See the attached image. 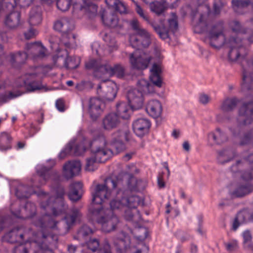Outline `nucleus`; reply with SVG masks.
Returning a JSON list of instances; mask_svg holds the SVG:
<instances>
[{
	"label": "nucleus",
	"instance_id": "1",
	"mask_svg": "<svg viewBox=\"0 0 253 253\" xmlns=\"http://www.w3.org/2000/svg\"><path fill=\"white\" fill-rule=\"evenodd\" d=\"M210 7L206 4L199 5L191 13L194 31L198 33H208L207 40L213 48L219 49L224 45L229 48L228 59L231 62H236L244 58L247 50L242 39L239 36H231L226 38L227 34L222 22L208 27L206 20L210 12Z\"/></svg>",
	"mask_w": 253,
	"mask_h": 253
},
{
	"label": "nucleus",
	"instance_id": "2",
	"mask_svg": "<svg viewBox=\"0 0 253 253\" xmlns=\"http://www.w3.org/2000/svg\"><path fill=\"white\" fill-rule=\"evenodd\" d=\"M56 197L50 196L48 193L42 191H40L38 193V196L40 199L41 207L45 210L46 213L44 216L34 221V224L36 226L41 228V231L38 232L37 239L32 243L33 246H38L39 250L34 253H44L45 251L50 250L45 249V246L43 247L41 244L43 239L48 237L53 238L47 232L50 228H54L56 227L57 222L52 220L49 213H52L54 216H57L64 212L67 209V206L64 204L63 197L65 195V191L62 186L57 185L54 190ZM30 243L20 244L15 247L13 250L14 253H29L31 250Z\"/></svg>",
	"mask_w": 253,
	"mask_h": 253
},
{
	"label": "nucleus",
	"instance_id": "3",
	"mask_svg": "<svg viewBox=\"0 0 253 253\" xmlns=\"http://www.w3.org/2000/svg\"><path fill=\"white\" fill-rule=\"evenodd\" d=\"M252 123H253V101L245 103L240 107L237 117L228 126V130L232 137L239 139L240 145L241 137L245 132V127Z\"/></svg>",
	"mask_w": 253,
	"mask_h": 253
},
{
	"label": "nucleus",
	"instance_id": "4",
	"mask_svg": "<svg viewBox=\"0 0 253 253\" xmlns=\"http://www.w3.org/2000/svg\"><path fill=\"white\" fill-rule=\"evenodd\" d=\"M85 149L90 148L91 155L100 163H105L113 155L111 150L106 147L107 141L104 135H99L92 140H85L84 142Z\"/></svg>",
	"mask_w": 253,
	"mask_h": 253
},
{
	"label": "nucleus",
	"instance_id": "5",
	"mask_svg": "<svg viewBox=\"0 0 253 253\" xmlns=\"http://www.w3.org/2000/svg\"><path fill=\"white\" fill-rule=\"evenodd\" d=\"M162 67L160 63H155L152 65L150 69L151 74L150 79L152 84L145 79H142L137 83V90L141 91L142 94L151 93L155 92L154 85L161 87L163 84V80L161 76Z\"/></svg>",
	"mask_w": 253,
	"mask_h": 253
},
{
	"label": "nucleus",
	"instance_id": "6",
	"mask_svg": "<svg viewBox=\"0 0 253 253\" xmlns=\"http://www.w3.org/2000/svg\"><path fill=\"white\" fill-rule=\"evenodd\" d=\"M119 182L116 179L107 178L102 183L95 186L92 193V202L97 205H101L109 199L114 190L118 188Z\"/></svg>",
	"mask_w": 253,
	"mask_h": 253
},
{
	"label": "nucleus",
	"instance_id": "7",
	"mask_svg": "<svg viewBox=\"0 0 253 253\" xmlns=\"http://www.w3.org/2000/svg\"><path fill=\"white\" fill-rule=\"evenodd\" d=\"M130 26L135 33L130 38L129 41L131 45L134 48L148 47L151 43V34L143 28L138 21L135 19L130 22Z\"/></svg>",
	"mask_w": 253,
	"mask_h": 253
},
{
	"label": "nucleus",
	"instance_id": "8",
	"mask_svg": "<svg viewBox=\"0 0 253 253\" xmlns=\"http://www.w3.org/2000/svg\"><path fill=\"white\" fill-rule=\"evenodd\" d=\"M93 213L100 214V216L97 219V222L101 225L102 230L105 232L114 231L120 223L119 218L114 214L111 210L94 208Z\"/></svg>",
	"mask_w": 253,
	"mask_h": 253
},
{
	"label": "nucleus",
	"instance_id": "9",
	"mask_svg": "<svg viewBox=\"0 0 253 253\" xmlns=\"http://www.w3.org/2000/svg\"><path fill=\"white\" fill-rule=\"evenodd\" d=\"M126 191L122 192L119 191L117 192L116 197L114 198L110 202V206L112 210L119 211H124L128 207H136L140 203L139 197L135 195L126 196Z\"/></svg>",
	"mask_w": 253,
	"mask_h": 253
},
{
	"label": "nucleus",
	"instance_id": "10",
	"mask_svg": "<svg viewBox=\"0 0 253 253\" xmlns=\"http://www.w3.org/2000/svg\"><path fill=\"white\" fill-rule=\"evenodd\" d=\"M152 57L148 53L137 50L129 54V62L132 69L142 71L148 67Z\"/></svg>",
	"mask_w": 253,
	"mask_h": 253
},
{
	"label": "nucleus",
	"instance_id": "11",
	"mask_svg": "<svg viewBox=\"0 0 253 253\" xmlns=\"http://www.w3.org/2000/svg\"><path fill=\"white\" fill-rule=\"evenodd\" d=\"M39 183L34 184L33 186L38 187L44 185L46 181L51 179L53 182L57 183L59 181L60 176L56 170H50V168L46 167H42L40 169L37 170Z\"/></svg>",
	"mask_w": 253,
	"mask_h": 253
},
{
	"label": "nucleus",
	"instance_id": "12",
	"mask_svg": "<svg viewBox=\"0 0 253 253\" xmlns=\"http://www.w3.org/2000/svg\"><path fill=\"white\" fill-rule=\"evenodd\" d=\"M241 88L243 91L253 89V60L243 68Z\"/></svg>",
	"mask_w": 253,
	"mask_h": 253
},
{
	"label": "nucleus",
	"instance_id": "13",
	"mask_svg": "<svg viewBox=\"0 0 253 253\" xmlns=\"http://www.w3.org/2000/svg\"><path fill=\"white\" fill-rule=\"evenodd\" d=\"M25 49L29 57L34 60L42 59L46 55V49L41 42L28 43Z\"/></svg>",
	"mask_w": 253,
	"mask_h": 253
},
{
	"label": "nucleus",
	"instance_id": "14",
	"mask_svg": "<svg viewBox=\"0 0 253 253\" xmlns=\"http://www.w3.org/2000/svg\"><path fill=\"white\" fill-rule=\"evenodd\" d=\"M104 104L102 100L97 97L90 98L88 102V113L91 119L96 120L102 113Z\"/></svg>",
	"mask_w": 253,
	"mask_h": 253
},
{
	"label": "nucleus",
	"instance_id": "15",
	"mask_svg": "<svg viewBox=\"0 0 253 253\" xmlns=\"http://www.w3.org/2000/svg\"><path fill=\"white\" fill-rule=\"evenodd\" d=\"M143 94L136 88L129 89L127 93V98L130 107L132 110L141 108L143 104Z\"/></svg>",
	"mask_w": 253,
	"mask_h": 253
},
{
	"label": "nucleus",
	"instance_id": "16",
	"mask_svg": "<svg viewBox=\"0 0 253 253\" xmlns=\"http://www.w3.org/2000/svg\"><path fill=\"white\" fill-rule=\"evenodd\" d=\"M7 12L4 20L5 26L10 29H15L20 25V13L15 10V7L11 11H2L0 13V15L3 13Z\"/></svg>",
	"mask_w": 253,
	"mask_h": 253
},
{
	"label": "nucleus",
	"instance_id": "17",
	"mask_svg": "<svg viewBox=\"0 0 253 253\" xmlns=\"http://www.w3.org/2000/svg\"><path fill=\"white\" fill-rule=\"evenodd\" d=\"M35 0H2L0 3V13L2 11H11L16 5L27 7L32 4Z\"/></svg>",
	"mask_w": 253,
	"mask_h": 253
},
{
	"label": "nucleus",
	"instance_id": "18",
	"mask_svg": "<svg viewBox=\"0 0 253 253\" xmlns=\"http://www.w3.org/2000/svg\"><path fill=\"white\" fill-rule=\"evenodd\" d=\"M81 169V164L78 161H70L63 166V175L66 179H70L78 175Z\"/></svg>",
	"mask_w": 253,
	"mask_h": 253
},
{
	"label": "nucleus",
	"instance_id": "19",
	"mask_svg": "<svg viewBox=\"0 0 253 253\" xmlns=\"http://www.w3.org/2000/svg\"><path fill=\"white\" fill-rule=\"evenodd\" d=\"M121 123V120L118 115L115 113L106 115L102 120L101 126L107 131H111L118 127Z\"/></svg>",
	"mask_w": 253,
	"mask_h": 253
},
{
	"label": "nucleus",
	"instance_id": "20",
	"mask_svg": "<svg viewBox=\"0 0 253 253\" xmlns=\"http://www.w3.org/2000/svg\"><path fill=\"white\" fill-rule=\"evenodd\" d=\"M150 126V122L144 118L135 120L132 125L134 132L139 137H143L147 134L149 132Z\"/></svg>",
	"mask_w": 253,
	"mask_h": 253
},
{
	"label": "nucleus",
	"instance_id": "21",
	"mask_svg": "<svg viewBox=\"0 0 253 253\" xmlns=\"http://www.w3.org/2000/svg\"><path fill=\"white\" fill-rule=\"evenodd\" d=\"M136 11L139 16L145 20L149 24H150L154 29L155 31L159 35L160 37L162 39H165L168 37V31L166 29L163 28L164 31L157 26V24L153 21H150L149 19L148 16L146 15L142 8L137 4L135 3Z\"/></svg>",
	"mask_w": 253,
	"mask_h": 253
},
{
	"label": "nucleus",
	"instance_id": "22",
	"mask_svg": "<svg viewBox=\"0 0 253 253\" xmlns=\"http://www.w3.org/2000/svg\"><path fill=\"white\" fill-rule=\"evenodd\" d=\"M97 92L100 97L107 101H112L116 97L117 89L115 85H98Z\"/></svg>",
	"mask_w": 253,
	"mask_h": 253
},
{
	"label": "nucleus",
	"instance_id": "23",
	"mask_svg": "<svg viewBox=\"0 0 253 253\" xmlns=\"http://www.w3.org/2000/svg\"><path fill=\"white\" fill-rule=\"evenodd\" d=\"M100 69L103 75L109 76L115 75L119 78H122L125 76V68L121 64H116L112 66L106 63L101 67Z\"/></svg>",
	"mask_w": 253,
	"mask_h": 253
},
{
	"label": "nucleus",
	"instance_id": "24",
	"mask_svg": "<svg viewBox=\"0 0 253 253\" xmlns=\"http://www.w3.org/2000/svg\"><path fill=\"white\" fill-rule=\"evenodd\" d=\"M113 243L118 252H123L128 249L130 244L129 237L125 233H120L118 237L114 239Z\"/></svg>",
	"mask_w": 253,
	"mask_h": 253
},
{
	"label": "nucleus",
	"instance_id": "25",
	"mask_svg": "<svg viewBox=\"0 0 253 253\" xmlns=\"http://www.w3.org/2000/svg\"><path fill=\"white\" fill-rule=\"evenodd\" d=\"M55 30L62 34L70 33L74 28V24L71 20L64 17L56 21L54 25Z\"/></svg>",
	"mask_w": 253,
	"mask_h": 253
},
{
	"label": "nucleus",
	"instance_id": "26",
	"mask_svg": "<svg viewBox=\"0 0 253 253\" xmlns=\"http://www.w3.org/2000/svg\"><path fill=\"white\" fill-rule=\"evenodd\" d=\"M25 234L23 233L22 228H14L6 233L3 237V240L5 242L14 243L21 242L23 239V236Z\"/></svg>",
	"mask_w": 253,
	"mask_h": 253
},
{
	"label": "nucleus",
	"instance_id": "27",
	"mask_svg": "<svg viewBox=\"0 0 253 253\" xmlns=\"http://www.w3.org/2000/svg\"><path fill=\"white\" fill-rule=\"evenodd\" d=\"M146 110L150 116L157 118L161 116L162 112L161 103L157 100H151L147 103Z\"/></svg>",
	"mask_w": 253,
	"mask_h": 253
},
{
	"label": "nucleus",
	"instance_id": "28",
	"mask_svg": "<svg viewBox=\"0 0 253 253\" xmlns=\"http://www.w3.org/2000/svg\"><path fill=\"white\" fill-rule=\"evenodd\" d=\"M85 151V149L82 147V145L76 146L73 148L72 144L69 143L66 148L63 150L59 154V158L60 159H64L69 155L74 154L76 156H80L82 155Z\"/></svg>",
	"mask_w": 253,
	"mask_h": 253
},
{
	"label": "nucleus",
	"instance_id": "29",
	"mask_svg": "<svg viewBox=\"0 0 253 253\" xmlns=\"http://www.w3.org/2000/svg\"><path fill=\"white\" fill-rule=\"evenodd\" d=\"M253 191V185L251 184H239L230 193L232 198L242 197Z\"/></svg>",
	"mask_w": 253,
	"mask_h": 253
},
{
	"label": "nucleus",
	"instance_id": "30",
	"mask_svg": "<svg viewBox=\"0 0 253 253\" xmlns=\"http://www.w3.org/2000/svg\"><path fill=\"white\" fill-rule=\"evenodd\" d=\"M42 17L41 8L34 6L31 9L28 18V22L31 26H38L42 21Z\"/></svg>",
	"mask_w": 253,
	"mask_h": 253
},
{
	"label": "nucleus",
	"instance_id": "31",
	"mask_svg": "<svg viewBox=\"0 0 253 253\" xmlns=\"http://www.w3.org/2000/svg\"><path fill=\"white\" fill-rule=\"evenodd\" d=\"M101 17L104 24L106 26L114 28L118 27L121 28L117 16L114 12L104 11Z\"/></svg>",
	"mask_w": 253,
	"mask_h": 253
},
{
	"label": "nucleus",
	"instance_id": "32",
	"mask_svg": "<svg viewBox=\"0 0 253 253\" xmlns=\"http://www.w3.org/2000/svg\"><path fill=\"white\" fill-rule=\"evenodd\" d=\"M208 138L217 144L226 142L228 140L227 134L220 128H216L214 131L210 132L208 134Z\"/></svg>",
	"mask_w": 253,
	"mask_h": 253
},
{
	"label": "nucleus",
	"instance_id": "33",
	"mask_svg": "<svg viewBox=\"0 0 253 253\" xmlns=\"http://www.w3.org/2000/svg\"><path fill=\"white\" fill-rule=\"evenodd\" d=\"M136 208L128 207L127 206L124 210V214L123 216L126 220L137 224L141 220V217Z\"/></svg>",
	"mask_w": 253,
	"mask_h": 253
},
{
	"label": "nucleus",
	"instance_id": "34",
	"mask_svg": "<svg viewBox=\"0 0 253 253\" xmlns=\"http://www.w3.org/2000/svg\"><path fill=\"white\" fill-rule=\"evenodd\" d=\"M82 187V183L80 182H74L70 185L68 197L71 201H77L81 198Z\"/></svg>",
	"mask_w": 253,
	"mask_h": 253
},
{
	"label": "nucleus",
	"instance_id": "35",
	"mask_svg": "<svg viewBox=\"0 0 253 253\" xmlns=\"http://www.w3.org/2000/svg\"><path fill=\"white\" fill-rule=\"evenodd\" d=\"M82 214L79 210L76 208H73L71 212L67 214L63 219L67 225V228L69 229L73 226L76 221L80 220Z\"/></svg>",
	"mask_w": 253,
	"mask_h": 253
},
{
	"label": "nucleus",
	"instance_id": "36",
	"mask_svg": "<svg viewBox=\"0 0 253 253\" xmlns=\"http://www.w3.org/2000/svg\"><path fill=\"white\" fill-rule=\"evenodd\" d=\"M236 156L234 150L229 148L224 149L218 153V161L221 164H224L233 160Z\"/></svg>",
	"mask_w": 253,
	"mask_h": 253
},
{
	"label": "nucleus",
	"instance_id": "37",
	"mask_svg": "<svg viewBox=\"0 0 253 253\" xmlns=\"http://www.w3.org/2000/svg\"><path fill=\"white\" fill-rule=\"evenodd\" d=\"M239 100L235 97L227 98L221 103L220 109L224 112L233 111L237 106Z\"/></svg>",
	"mask_w": 253,
	"mask_h": 253
},
{
	"label": "nucleus",
	"instance_id": "38",
	"mask_svg": "<svg viewBox=\"0 0 253 253\" xmlns=\"http://www.w3.org/2000/svg\"><path fill=\"white\" fill-rule=\"evenodd\" d=\"M94 230L87 225H82L78 230L76 235L74 237L75 239L80 241L86 240L87 237L92 234Z\"/></svg>",
	"mask_w": 253,
	"mask_h": 253
},
{
	"label": "nucleus",
	"instance_id": "39",
	"mask_svg": "<svg viewBox=\"0 0 253 253\" xmlns=\"http://www.w3.org/2000/svg\"><path fill=\"white\" fill-rule=\"evenodd\" d=\"M157 26L162 29V31H164L163 28L165 27L167 31H168V37L167 38V39H168L169 37V32L171 31L174 33L176 32L178 29V25L177 17L175 14L172 13L171 18L168 20V25H162L159 26L157 24ZM164 40H165V39Z\"/></svg>",
	"mask_w": 253,
	"mask_h": 253
},
{
	"label": "nucleus",
	"instance_id": "40",
	"mask_svg": "<svg viewBox=\"0 0 253 253\" xmlns=\"http://www.w3.org/2000/svg\"><path fill=\"white\" fill-rule=\"evenodd\" d=\"M16 85L17 87H22L23 86H26L27 90L30 91H34L36 90H40L42 89H44L45 90H46L47 89L45 87L42 85L40 82H33L31 83H28L24 79L22 80V82L20 83V84H17Z\"/></svg>",
	"mask_w": 253,
	"mask_h": 253
},
{
	"label": "nucleus",
	"instance_id": "41",
	"mask_svg": "<svg viewBox=\"0 0 253 253\" xmlns=\"http://www.w3.org/2000/svg\"><path fill=\"white\" fill-rule=\"evenodd\" d=\"M33 192V187L20 184L16 189V195L19 199L28 198Z\"/></svg>",
	"mask_w": 253,
	"mask_h": 253
},
{
	"label": "nucleus",
	"instance_id": "42",
	"mask_svg": "<svg viewBox=\"0 0 253 253\" xmlns=\"http://www.w3.org/2000/svg\"><path fill=\"white\" fill-rule=\"evenodd\" d=\"M129 107L126 103L121 102L117 105V114L120 118L127 119L129 117Z\"/></svg>",
	"mask_w": 253,
	"mask_h": 253
},
{
	"label": "nucleus",
	"instance_id": "43",
	"mask_svg": "<svg viewBox=\"0 0 253 253\" xmlns=\"http://www.w3.org/2000/svg\"><path fill=\"white\" fill-rule=\"evenodd\" d=\"M105 2L109 6L115 8L121 14L126 12V6L119 0H105Z\"/></svg>",
	"mask_w": 253,
	"mask_h": 253
},
{
	"label": "nucleus",
	"instance_id": "44",
	"mask_svg": "<svg viewBox=\"0 0 253 253\" xmlns=\"http://www.w3.org/2000/svg\"><path fill=\"white\" fill-rule=\"evenodd\" d=\"M232 3L234 10L238 13H240L239 10L241 8L250 5L253 7V0H232Z\"/></svg>",
	"mask_w": 253,
	"mask_h": 253
},
{
	"label": "nucleus",
	"instance_id": "45",
	"mask_svg": "<svg viewBox=\"0 0 253 253\" xmlns=\"http://www.w3.org/2000/svg\"><path fill=\"white\" fill-rule=\"evenodd\" d=\"M130 139V131L126 129L118 130L112 134V140L122 141H128Z\"/></svg>",
	"mask_w": 253,
	"mask_h": 253
},
{
	"label": "nucleus",
	"instance_id": "46",
	"mask_svg": "<svg viewBox=\"0 0 253 253\" xmlns=\"http://www.w3.org/2000/svg\"><path fill=\"white\" fill-rule=\"evenodd\" d=\"M88 2L86 0H73V6L74 13L78 14L82 13V12H85L86 10V5Z\"/></svg>",
	"mask_w": 253,
	"mask_h": 253
},
{
	"label": "nucleus",
	"instance_id": "47",
	"mask_svg": "<svg viewBox=\"0 0 253 253\" xmlns=\"http://www.w3.org/2000/svg\"><path fill=\"white\" fill-rule=\"evenodd\" d=\"M1 87L0 86V89ZM23 93V91L21 90H13L12 91H10L5 94H2L0 92V101L2 102H5L10 99H12L14 98L20 96Z\"/></svg>",
	"mask_w": 253,
	"mask_h": 253
},
{
	"label": "nucleus",
	"instance_id": "48",
	"mask_svg": "<svg viewBox=\"0 0 253 253\" xmlns=\"http://www.w3.org/2000/svg\"><path fill=\"white\" fill-rule=\"evenodd\" d=\"M253 143V127L244 133L241 137L240 145H248Z\"/></svg>",
	"mask_w": 253,
	"mask_h": 253
},
{
	"label": "nucleus",
	"instance_id": "49",
	"mask_svg": "<svg viewBox=\"0 0 253 253\" xmlns=\"http://www.w3.org/2000/svg\"><path fill=\"white\" fill-rule=\"evenodd\" d=\"M28 55L26 51L24 52H19L16 54H10V61L12 63L17 62L18 63H23L28 57Z\"/></svg>",
	"mask_w": 253,
	"mask_h": 253
},
{
	"label": "nucleus",
	"instance_id": "50",
	"mask_svg": "<svg viewBox=\"0 0 253 253\" xmlns=\"http://www.w3.org/2000/svg\"><path fill=\"white\" fill-rule=\"evenodd\" d=\"M99 163L92 155H90L86 159L85 169L88 171H93L97 169L98 164Z\"/></svg>",
	"mask_w": 253,
	"mask_h": 253
},
{
	"label": "nucleus",
	"instance_id": "51",
	"mask_svg": "<svg viewBox=\"0 0 253 253\" xmlns=\"http://www.w3.org/2000/svg\"><path fill=\"white\" fill-rule=\"evenodd\" d=\"M150 8L152 12L155 13L158 15L162 14L166 9L164 4L159 1L151 3Z\"/></svg>",
	"mask_w": 253,
	"mask_h": 253
},
{
	"label": "nucleus",
	"instance_id": "52",
	"mask_svg": "<svg viewBox=\"0 0 253 253\" xmlns=\"http://www.w3.org/2000/svg\"><path fill=\"white\" fill-rule=\"evenodd\" d=\"M102 38L105 42H106L107 45L112 48V50L116 49L117 45L115 39L112 37L110 33L103 32L102 33Z\"/></svg>",
	"mask_w": 253,
	"mask_h": 253
},
{
	"label": "nucleus",
	"instance_id": "53",
	"mask_svg": "<svg viewBox=\"0 0 253 253\" xmlns=\"http://www.w3.org/2000/svg\"><path fill=\"white\" fill-rule=\"evenodd\" d=\"M75 35L72 33L62 34L61 42L66 47H70L75 41Z\"/></svg>",
	"mask_w": 253,
	"mask_h": 253
},
{
	"label": "nucleus",
	"instance_id": "54",
	"mask_svg": "<svg viewBox=\"0 0 253 253\" xmlns=\"http://www.w3.org/2000/svg\"><path fill=\"white\" fill-rule=\"evenodd\" d=\"M104 65L105 64H101L99 61L94 59H90L85 63V67L88 69H94L102 73L100 68Z\"/></svg>",
	"mask_w": 253,
	"mask_h": 253
},
{
	"label": "nucleus",
	"instance_id": "55",
	"mask_svg": "<svg viewBox=\"0 0 253 253\" xmlns=\"http://www.w3.org/2000/svg\"><path fill=\"white\" fill-rule=\"evenodd\" d=\"M97 11V6L96 4L88 2L85 12H82L81 15L87 14L89 17L92 18L96 15Z\"/></svg>",
	"mask_w": 253,
	"mask_h": 253
},
{
	"label": "nucleus",
	"instance_id": "56",
	"mask_svg": "<svg viewBox=\"0 0 253 253\" xmlns=\"http://www.w3.org/2000/svg\"><path fill=\"white\" fill-rule=\"evenodd\" d=\"M87 247L92 252L96 251L99 247L100 242L98 239L90 238L85 242Z\"/></svg>",
	"mask_w": 253,
	"mask_h": 253
},
{
	"label": "nucleus",
	"instance_id": "57",
	"mask_svg": "<svg viewBox=\"0 0 253 253\" xmlns=\"http://www.w3.org/2000/svg\"><path fill=\"white\" fill-rule=\"evenodd\" d=\"M72 0H57V7L62 11L68 10L71 4Z\"/></svg>",
	"mask_w": 253,
	"mask_h": 253
},
{
	"label": "nucleus",
	"instance_id": "58",
	"mask_svg": "<svg viewBox=\"0 0 253 253\" xmlns=\"http://www.w3.org/2000/svg\"><path fill=\"white\" fill-rule=\"evenodd\" d=\"M231 27L232 31L235 33L238 34L236 36H239L240 37L239 35V34L246 33L245 30L242 28L240 23L237 21H233L231 24ZM231 36V35L230 36Z\"/></svg>",
	"mask_w": 253,
	"mask_h": 253
},
{
	"label": "nucleus",
	"instance_id": "59",
	"mask_svg": "<svg viewBox=\"0 0 253 253\" xmlns=\"http://www.w3.org/2000/svg\"><path fill=\"white\" fill-rule=\"evenodd\" d=\"M140 180H137L134 177H131L128 182V187L131 191L138 190L140 189Z\"/></svg>",
	"mask_w": 253,
	"mask_h": 253
},
{
	"label": "nucleus",
	"instance_id": "60",
	"mask_svg": "<svg viewBox=\"0 0 253 253\" xmlns=\"http://www.w3.org/2000/svg\"><path fill=\"white\" fill-rule=\"evenodd\" d=\"M243 237L244 238L245 248L251 250L252 246L250 245V242L252 240V235L250 232L248 230L244 231L243 233Z\"/></svg>",
	"mask_w": 253,
	"mask_h": 253
},
{
	"label": "nucleus",
	"instance_id": "61",
	"mask_svg": "<svg viewBox=\"0 0 253 253\" xmlns=\"http://www.w3.org/2000/svg\"><path fill=\"white\" fill-rule=\"evenodd\" d=\"M111 143L116 149L117 153H119L125 149L124 141L112 140Z\"/></svg>",
	"mask_w": 253,
	"mask_h": 253
},
{
	"label": "nucleus",
	"instance_id": "62",
	"mask_svg": "<svg viewBox=\"0 0 253 253\" xmlns=\"http://www.w3.org/2000/svg\"><path fill=\"white\" fill-rule=\"evenodd\" d=\"M174 235L176 238L181 242H184L189 239V236L184 232L181 230H177L175 233Z\"/></svg>",
	"mask_w": 253,
	"mask_h": 253
},
{
	"label": "nucleus",
	"instance_id": "63",
	"mask_svg": "<svg viewBox=\"0 0 253 253\" xmlns=\"http://www.w3.org/2000/svg\"><path fill=\"white\" fill-rule=\"evenodd\" d=\"M225 4L224 0H215L214 3V12L215 14L219 13L221 7Z\"/></svg>",
	"mask_w": 253,
	"mask_h": 253
},
{
	"label": "nucleus",
	"instance_id": "64",
	"mask_svg": "<svg viewBox=\"0 0 253 253\" xmlns=\"http://www.w3.org/2000/svg\"><path fill=\"white\" fill-rule=\"evenodd\" d=\"M225 246L227 251L232 252L238 248V243L236 240L225 243Z\"/></svg>",
	"mask_w": 253,
	"mask_h": 253
}]
</instances>
